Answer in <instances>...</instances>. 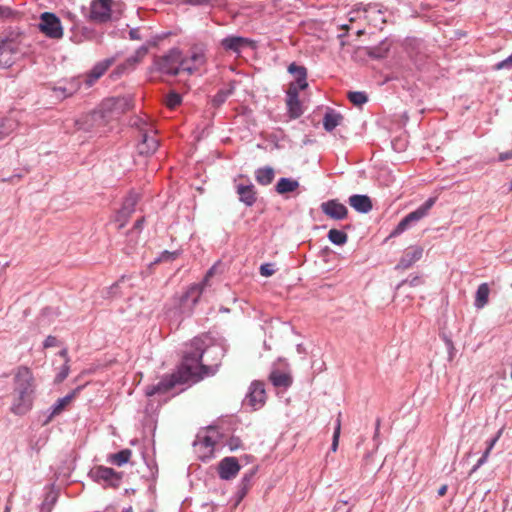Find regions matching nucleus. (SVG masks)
<instances>
[{"mask_svg":"<svg viewBox=\"0 0 512 512\" xmlns=\"http://www.w3.org/2000/svg\"><path fill=\"white\" fill-rule=\"evenodd\" d=\"M202 354L187 356L176 373L164 376L158 383L148 385L145 395L152 397L168 393L176 384L185 383L199 375V370L205 368L201 364Z\"/></svg>","mask_w":512,"mask_h":512,"instance_id":"obj_1","label":"nucleus"},{"mask_svg":"<svg viewBox=\"0 0 512 512\" xmlns=\"http://www.w3.org/2000/svg\"><path fill=\"white\" fill-rule=\"evenodd\" d=\"M35 379L32 371L26 366L17 368L14 375L13 403L11 410L18 415L27 413L33 404Z\"/></svg>","mask_w":512,"mask_h":512,"instance_id":"obj_2","label":"nucleus"},{"mask_svg":"<svg viewBox=\"0 0 512 512\" xmlns=\"http://www.w3.org/2000/svg\"><path fill=\"white\" fill-rule=\"evenodd\" d=\"M154 66L161 73L176 76L182 72V53L174 48L167 54L155 57Z\"/></svg>","mask_w":512,"mask_h":512,"instance_id":"obj_3","label":"nucleus"},{"mask_svg":"<svg viewBox=\"0 0 512 512\" xmlns=\"http://www.w3.org/2000/svg\"><path fill=\"white\" fill-rule=\"evenodd\" d=\"M435 198H429L424 204L418 207L415 211L410 212L406 215L391 232L390 237H396L402 234L409 228L412 223L420 221L422 218L428 215L430 209L435 204Z\"/></svg>","mask_w":512,"mask_h":512,"instance_id":"obj_4","label":"nucleus"},{"mask_svg":"<svg viewBox=\"0 0 512 512\" xmlns=\"http://www.w3.org/2000/svg\"><path fill=\"white\" fill-rule=\"evenodd\" d=\"M38 28L41 33L51 39H61L64 34L60 19L51 12L40 15Z\"/></svg>","mask_w":512,"mask_h":512,"instance_id":"obj_5","label":"nucleus"},{"mask_svg":"<svg viewBox=\"0 0 512 512\" xmlns=\"http://www.w3.org/2000/svg\"><path fill=\"white\" fill-rule=\"evenodd\" d=\"M131 106V99L127 97H115L105 99L101 103L100 109L107 115V118L111 122L130 110Z\"/></svg>","mask_w":512,"mask_h":512,"instance_id":"obj_6","label":"nucleus"},{"mask_svg":"<svg viewBox=\"0 0 512 512\" xmlns=\"http://www.w3.org/2000/svg\"><path fill=\"white\" fill-rule=\"evenodd\" d=\"M206 64L205 49L202 46H193L187 57L182 56V72L193 74Z\"/></svg>","mask_w":512,"mask_h":512,"instance_id":"obj_7","label":"nucleus"},{"mask_svg":"<svg viewBox=\"0 0 512 512\" xmlns=\"http://www.w3.org/2000/svg\"><path fill=\"white\" fill-rule=\"evenodd\" d=\"M288 71L296 76V80L289 84L287 97L299 96V91L308 87L307 70L304 66H298L295 63H291L288 67Z\"/></svg>","mask_w":512,"mask_h":512,"instance_id":"obj_8","label":"nucleus"},{"mask_svg":"<svg viewBox=\"0 0 512 512\" xmlns=\"http://www.w3.org/2000/svg\"><path fill=\"white\" fill-rule=\"evenodd\" d=\"M141 141L137 145L139 154L151 155L158 146L159 140L156 136V131L151 126L145 125V128L140 129Z\"/></svg>","mask_w":512,"mask_h":512,"instance_id":"obj_9","label":"nucleus"},{"mask_svg":"<svg viewBox=\"0 0 512 512\" xmlns=\"http://www.w3.org/2000/svg\"><path fill=\"white\" fill-rule=\"evenodd\" d=\"M112 0H94L90 5V20L104 23L111 19Z\"/></svg>","mask_w":512,"mask_h":512,"instance_id":"obj_10","label":"nucleus"},{"mask_svg":"<svg viewBox=\"0 0 512 512\" xmlns=\"http://www.w3.org/2000/svg\"><path fill=\"white\" fill-rule=\"evenodd\" d=\"M214 273H215V266L211 267L207 271V273L201 283L192 284L191 286H189V288L187 289V291L185 292V294L182 297V301H186V300L190 299L192 301V305L195 306L198 303L205 288L211 286L210 279L212 278Z\"/></svg>","mask_w":512,"mask_h":512,"instance_id":"obj_11","label":"nucleus"},{"mask_svg":"<svg viewBox=\"0 0 512 512\" xmlns=\"http://www.w3.org/2000/svg\"><path fill=\"white\" fill-rule=\"evenodd\" d=\"M19 53V45L15 40L7 39L0 43V67L8 68L14 61L15 56Z\"/></svg>","mask_w":512,"mask_h":512,"instance_id":"obj_12","label":"nucleus"},{"mask_svg":"<svg viewBox=\"0 0 512 512\" xmlns=\"http://www.w3.org/2000/svg\"><path fill=\"white\" fill-rule=\"evenodd\" d=\"M246 401L254 410L261 408L265 404L266 391L263 382L254 381L251 383Z\"/></svg>","mask_w":512,"mask_h":512,"instance_id":"obj_13","label":"nucleus"},{"mask_svg":"<svg viewBox=\"0 0 512 512\" xmlns=\"http://www.w3.org/2000/svg\"><path fill=\"white\" fill-rule=\"evenodd\" d=\"M241 466L235 457H225L218 464V475L222 480H231L234 479L239 471Z\"/></svg>","mask_w":512,"mask_h":512,"instance_id":"obj_14","label":"nucleus"},{"mask_svg":"<svg viewBox=\"0 0 512 512\" xmlns=\"http://www.w3.org/2000/svg\"><path fill=\"white\" fill-rule=\"evenodd\" d=\"M138 196L133 194L129 195L123 202L121 209L118 211L115 221L118 223V229H122L130 216L134 213Z\"/></svg>","mask_w":512,"mask_h":512,"instance_id":"obj_15","label":"nucleus"},{"mask_svg":"<svg viewBox=\"0 0 512 512\" xmlns=\"http://www.w3.org/2000/svg\"><path fill=\"white\" fill-rule=\"evenodd\" d=\"M322 212L335 220H342L347 217L348 210L345 205L333 199L321 204Z\"/></svg>","mask_w":512,"mask_h":512,"instance_id":"obj_16","label":"nucleus"},{"mask_svg":"<svg viewBox=\"0 0 512 512\" xmlns=\"http://www.w3.org/2000/svg\"><path fill=\"white\" fill-rule=\"evenodd\" d=\"M236 192L241 202L247 206H252L257 200V192L252 183L248 180L246 183H237Z\"/></svg>","mask_w":512,"mask_h":512,"instance_id":"obj_17","label":"nucleus"},{"mask_svg":"<svg viewBox=\"0 0 512 512\" xmlns=\"http://www.w3.org/2000/svg\"><path fill=\"white\" fill-rule=\"evenodd\" d=\"M97 480L108 482L111 486L117 488L121 480V473L116 472L113 468L98 466L94 470Z\"/></svg>","mask_w":512,"mask_h":512,"instance_id":"obj_18","label":"nucleus"},{"mask_svg":"<svg viewBox=\"0 0 512 512\" xmlns=\"http://www.w3.org/2000/svg\"><path fill=\"white\" fill-rule=\"evenodd\" d=\"M194 447L200 459L208 460L214 455L215 441L209 436H204L197 439Z\"/></svg>","mask_w":512,"mask_h":512,"instance_id":"obj_19","label":"nucleus"},{"mask_svg":"<svg viewBox=\"0 0 512 512\" xmlns=\"http://www.w3.org/2000/svg\"><path fill=\"white\" fill-rule=\"evenodd\" d=\"M84 119L87 125V127L84 128L85 130L100 129L110 123L107 115L100 108L87 114Z\"/></svg>","mask_w":512,"mask_h":512,"instance_id":"obj_20","label":"nucleus"},{"mask_svg":"<svg viewBox=\"0 0 512 512\" xmlns=\"http://www.w3.org/2000/svg\"><path fill=\"white\" fill-rule=\"evenodd\" d=\"M78 89L79 83L76 81L59 82L57 85L51 86L55 97L60 100L72 96Z\"/></svg>","mask_w":512,"mask_h":512,"instance_id":"obj_21","label":"nucleus"},{"mask_svg":"<svg viewBox=\"0 0 512 512\" xmlns=\"http://www.w3.org/2000/svg\"><path fill=\"white\" fill-rule=\"evenodd\" d=\"M250 43L249 39L240 36L226 37L221 41V45L225 50L235 53H239L243 47L248 46Z\"/></svg>","mask_w":512,"mask_h":512,"instance_id":"obj_22","label":"nucleus"},{"mask_svg":"<svg viewBox=\"0 0 512 512\" xmlns=\"http://www.w3.org/2000/svg\"><path fill=\"white\" fill-rule=\"evenodd\" d=\"M389 50H390V44L387 40H385V41H382L379 45H377L375 47L359 48L358 52L368 55L374 59H382V58L386 57Z\"/></svg>","mask_w":512,"mask_h":512,"instance_id":"obj_23","label":"nucleus"},{"mask_svg":"<svg viewBox=\"0 0 512 512\" xmlns=\"http://www.w3.org/2000/svg\"><path fill=\"white\" fill-rule=\"evenodd\" d=\"M19 126V121L13 113L2 119L0 122V141L13 133Z\"/></svg>","mask_w":512,"mask_h":512,"instance_id":"obj_24","label":"nucleus"},{"mask_svg":"<svg viewBox=\"0 0 512 512\" xmlns=\"http://www.w3.org/2000/svg\"><path fill=\"white\" fill-rule=\"evenodd\" d=\"M349 204L352 208L361 213H368L372 209V202L366 195L350 196Z\"/></svg>","mask_w":512,"mask_h":512,"instance_id":"obj_25","label":"nucleus"},{"mask_svg":"<svg viewBox=\"0 0 512 512\" xmlns=\"http://www.w3.org/2000/svg\"><path fill=\"white\" fill-rule=\"evenodd\" d=\"M269 380L275 387L287 388L292 384V377L290 374L274 370L270 373Z\"/></svg>","mask_w":512,"mask_h":512,"instance_id":"obj_26","label":"nucleus"},{"mask_svg":"<svg viewBox=\"0 0 512 512\" xmlns=\"http://www.w3.org/2000/svg\"><path fill=\"white\" fill-rule=\"evenodd\" d=\"M286 106L291 119H297L303 114V106L299 100V96L286 97Z\"/></svg>","mask_w":512,"mask_h":512,"instance_id":"obj_27","label":"nucleus"},{"mask_svg":"<svg viewBox=\"0 0 512 512\" xmlns=\"http://www.w3.org/2000/svg\"><path fill=\"white\" fill-rule=\"evenodd\" d=\"M132 451L130 449H123L117 453L110 454L107 461L116 466H123L128 463L131 459Z\"/></svg>","mask_w":512,"mask_h":512,"instance_id":"obj_28","label":"nucleus"},{"mask_svg":"<svg viewBox=\"0 0 512 512\" xmlns=\"http://www.w3.org/2000/svg\"><path fill=\"white\" fill-rule=\"evenodd\" d=\"M343 121V116L335 111H329L325 114L323 119V126L325 130L332 131Z\"/></svg>","mask_w":512,"mask_h":512,"instance_id":"obj_29","label":"nucleus"},{"mask_svg":"<svg viewBox=\"0 0 512 512\" xmlns=\"http://www.w3.org/2000/svg\"><path fill=\"white\" fill-rule=\"evenodd\" d=\"M299 187V182L290 178H280L275 189L279 194L293 192Z\"/></svg>","mask_w":512,"mask_h":512,"instance_id":"obj_30","label":"nucleus"},{"mask_svg":"<svg viewBox=\"0 0 512 512\" xmlns=\"http://www.w3.org/2000/svg\"><path fill=\"white\" fill-rule=\"evenodd\" d=\"M489 293L490 289L487 283L479 285L475 297V306L477 308H483L488 303Z\"/></svg>","mask_w":512,"mask_h":512,"instance_id":"obj_31","label":"nucleus"},{"mask_svg":"<svg viewBox=\"0 0 512 512\" xmlns=\"http://www.w3.org/2000/svg\"><path fill=\"white\" fill-rule=\"evenodd\" d=\"M234 89L235 88L232 83H229L225 88L220 89L213 97L212 104L217 107L222 105L227 100V98L233 94Z\"/></svg>","mask_w":512,"mask_h":512,"instance_id":"obj_32","label":"nucleus"},{"mask_svg":"<svg viewBox=\"0 0 512 512\" xmlns=\"http://www.w3.org/2000/svg\"><path fill=\"white\" fill-rule=\"evenodd\" d=\"M256 180L261 185H268L274 179V170L270 167L260 168L255 172Z\"/></svg>","mask_w":512,"mask_h":512,"instance_id":"obj_33","label":"nucleus"},{"mask_svg":"<svg viewBox=\"0 0 512 512\" xmlns=\"http://www.w3.org/2000/svg\"><path fill=\"white\" fill-rule=\"evenodd\" d=\"M423 250L420 247L413 249L410 252H407L405 257H403L400 261V265L403 268H409L413 263L418 261L422 257Z\"/></svg>","mask_w":512,"mask_h":512,"instance_id":"obj_34","label":"nucleus"},{"mask_svg":"<svg viewBox=\"0 0 512 512\" xmlns=\"http://www.w3.org/2000/svg\"><path fill=\"white\" fill-rule=\"evenodd\" d=\"M111 64L112 60L107 59L95 65V67L91 70L90 74L88 75V77L90 78V83L92 81L99 79L107 71Z\"/></svg>","mask_w":512,"mask_h":512,"instance_id":"obj_35","label":"nucleus"},{"mask_svg":"<svg viewBox=\"0 0 512 512\" xmlns=\"http://www.w3.org/2000/svg\"><path fill=\"white\" fill-rule=\"evenodd\" d=\"M147 54L148 47L141 46L139 49L136 50L134 55H132L125 61V66L134 67L135 65L140 63Z\"/></svg>","mask_w":512,"mask_h":512,"instance_id":"obj_36","label":"nucleus"},{"mask_svg":"<svg viewBox=\"0 0 512 512\" xmlns=\"http://www.w3.org/2000/svg\"><path fill=\"white\" fill-rule=\"evenodd\" d=\"M328 239L336 245H344L348 240V235L338 229H331L328 232Z\"/></svg>","mask_w":512,"mask_h":512,"instance_id":"obj_37","label":"nucleus"},{"mask_svg":"<svg viewBox=\"0 0 512 512\" xmlns=\"http://www.w3.org/2000/svg\"><path fill=\"white\" fill-rule=\"evenodd\" d=\"M348 99L353 105L361 107L363 104L367 102L368 97L364 92L355 91L348 93Z\"/></svg>","mask_w":512,"mask_h":512,"instance_id":"obj_38","label":"nucleus"},{"mask_svg":"<svg viewBox=\"0 0 512 512\" xmlns=\"http://www.w3.org/2000/svg\"><path fill=\"white\" fill-rule=\"evenodd\" d=\"M341 416H342L341 413H339L337 416V419H336L335 429H334V433H333V440H332V444H331V450L333 452L337 451L338 444H339V437H340V433H341Z\"/></svg>","mask_w":512,"mask_h":512,"instance_id":"obj_39","label":"nucleus"},{"mask_svg":"<svg viewBox=\"0 0 512 512\" xmlns=\"http://www.w3.org/2000/svg\"><path fill=\"white\" fill-rule=\"evenodd\" d=\"M72 398L73 395H67L63 398L58 399V401L53 407L52 415H58L59 413H61L64 410V408L71 402Z\"/></svg>","mask_w":512,"mask_h":512,"instance_id":"obj_40","label":"nucleus"},{"mask_svg":"<svg viewBox=\"0 0 512 512\" xmlns=\"http://www.w3.org/2000/svg\"><path fill=\"white\" fill-rule=\"evenodd\" d=\"M497 441H498V438H493L487 442V448H486L485 452L483 453L482 457L478 460L477 465L475 466L474 470H476L477 468L482 466L487 461V459L490 455V452L493 449V447L495 446V444L497 443Z\"/></svg>","mask_w":512,"mask_h":512,"instance_id":"obj_41","label":"nucleus"},{"mask_svg":"<svg viewBox=\"0 0 512 512\" xmlns=\"http://www.w3.org/2000/svg\"><path fill=\"white\" fill-rule=\"evenodd\" d=\"M165 103L168 108L174 109L181 103V96L175 92H171L167 95Z\"/></svg>","mask_w":512,"mask_h":512,"instance_id":"obj_42","label":"nucleus"},{"mask_svg":"<svg viewBox=\"0 0 512 512\" xmlns=\"http://www.w3.org/2000/svg\"><path fill=\"white\" fill-rule=\"evenodd\" d=\"M226 445L230 449V451H235L242 448V441L239 437L232 436L227 440Z\"/></svg>","mask_w":512,"mask_h":512,"instance_id":"obj_43","label":"nucleus"},{"mask_svg":"<svg viewBox=\"0 0 512 512\" xmlns=\"http://www.w3.org/2000/svg\"><path fill=\"white\" fill-rule=\"evenodd\" d=\"M275 273L273 264L265 263L260 266V274L264 277H270Z\"/></svg>","mask_w":512,"mask_h":512,"instance_id":"obj_44","label":"nucleus"},{"mask_svg":"<svg viewBox=\"0 0 512 512\" xmlns=\"http://www.w3.org/2000/svg\"><path fill=\"white\" fill-rule=\"evenodd\" d=\"M509 67H512V54L505 60L496 64L495 69L500 70V69L509 68Z\"/></svg>","mask_w":512,"mask_h":512,"instance_id":"obj_45","label":"nucleus"},{"mask_svg":"<svg viewBox=\"0 0 512 512\" xmlns=\"http://www.w3.org/2000/svg\"><path fill=\"white\" fill-rule=\"evenodd\" d=\"M69 374V366L65 364L59 374L56 376L57 382H62Z\"/></svg>","mask_w":512,"mask_h":512,"instance_id":"obj_46","label":"nucleus"},{"mask_svg":"<svg viewBox=\"0 0 512 512\" xmlns=\"http://www.w3.org/2000/svg\"><path fill=\"white\" fill-rule=\"evenodd\" d=\"M57 345V339L54 336H48L44 341V348L54 347Z\"/></svg>","mask_w":512,"mask_h":512,"instance_id":"obj_47","label":"nucleus"},{"mask_svg":"<svg viewBox=\"0 0 512 512\" xmlns=\"http://www.w3.org/2000/svg\"><path fill=\"white\" fill-rule=\"evenodd\" d=\"M511 158H512V150L499 154V160L500 161H506V160L511 159Z\"/></svg>","mask_w":512,"mask_h":512,"instance_id":"obj_48","label":"nucleus"},{"mask_svg":"<svg viewBox=\"0 0 512 512\" xmlns=\"http://www.w3.org/2000/svg\"><path fill=\"white\" fill-rule=\"evenodd\" d=\"M185 1L191 5H204V4H208L211 0H185Z\"/></svg>","mask_w":512,"mask_h":512,"instance_id":"obj_49","label":"nucleus"},{"mask_svg":"<svg viewBox=\"0 0 512 512\" xmlns=\"http://www.w3.org/2000/svg\"><path fill=\"white\" fill-rule=\"evenodd\" d=\"M447 489H448V487H447V485H446V484H445V485H442V486L438 489V495H439L440 497L445 496V494L447 493Z\"/></svg>","mask_w":512,"mask_h":512,"instance_id":"obj_50","label":"nucleus"},{"mask_svg":"<svg viewBox=\"0 0 512 512\" xmlns=\"http://www.w3.org/2000/svg\"><path fill=\"white\" fill-rule=\"evenodd\" d=\"M421 283V279L419 277H414L411 281H410V285L412 286H415V285H418Z\"/></svg>","mask_w":512,"mask_h":512,"instance_id":"obj_51","label":"nucleus"},{"mask_svg":"<svg viewBox=\"0 0 512 512\" xmlns=\"http://www.w3.org/2000/svg\"><path fill=\"white\" fill-rule=\"evenodd\" d=\"M60 356L66 359V363L68 362L67 350L63 349L60 351Z\"/></svg>","mask_w":512,"mask_h":512,"instance_id":"obj_52","label":"nucleus"},{"mask_svg":"<svg viewBox=\"0 0 512 512\" xmlns=\"http://www.w3.org/2000/svg\"><path fill=\"white\" fill-rule=\"evenodd\" d=\"M143 220H144L143 218H142V219L137 220V221H136V223H135V225H134V227H135L136 229H139V228L141 227L142 223H143Z\"/></svg>","mask_w":512,"mask_h":512,"instance_id":"obj_53","label":"nucleus"},{"mask_svg":"<svg viewBox=\"0 0 512 512\" xmlns=\"http://www.w3.org/2000/svg\"><path fill=\"white\" fill-rule=\"evenodd\" d=\"M130 36H131V38H132V39H138L137 31L132 30V31L130 32Z\"/></svg>","mask_w":512,"mask_h":512,"instance_id":"obj_54","label":"nucleus"},{"mask_svg":"<svg viewBox=\"0 0 512 512\" xmlns=\"http://www.w3.org/2000/svg\"><path fill=\"white\" fill-rule=\"evenodd\" d=\"M503 430H504V429H503V428H501V429L497 432V434H496V436H495L494 438H498V439H499V438L501 437L502 433H503Z\"/></svg>","mask_w":512,"mask_h":512,"instance_id":"obj_55","label":"nucleus"},{"mask_svg":"<svg viewBox=\"0 0 512 512\" xmlns=\"http://www.w3.org/2000/svg\"><path fill=\"white\" fill-rule=\"evenodd\" d=\"M20 178H21V176H20V175H17V176H13V177H11L10 179H8V181L13 182V181H14V179L19 180Z\"/></svg>","mask_w":512,"mask_h":512,"instance_id":"obj_56","label":"nucleus"},{"mask_svg":"<svg viewBox=\"0 0 512 512\" xmlns=\"http://www.w3.org/2000/svg\"><path fill=\"white\" fill-rule=\"evenodd\" d=\"M123 512H133V510L131 507H129V508L125 509Z\"/></svg>","mask_w":512,"mask_h":512,"instance_id":"obj_57","label":"nucleus"},{"mask_svg":"<svg viewBox=\"0 0 512 512\" xmlns=\"http://www.w3.org/2000/svg\"><path fill=\"white\" fill-rule=\"evenodd\" d=\"M246 481H247V482L249 481V477H248V476H245V477L243 478V482H246Z\"/></svg>","mask_w":512,"mask_h":512,"instance_id":"obj_58","label":"nucleus"},{"mask_svg":"<svg viewBox=\"0 0 512 512\" xmlns=\"http://www.w3.org/2000/svg\"><path fill=\"white\" fill-rule=\"evenodd\" d=\"M362 34H363V30H359V31L357 32V35H358V36H360V35H362Z\"/></svg>","mask_w":512,"mask_h":512,"instance_id":"obj_59","label":"nucleus"},{"mask_svg":"<svg viewBox=\"0 0 512 512\" xmlns=\"http://www.w3.org/2000/svg\"><path fill=\"white\" fill-rule=\"evenodd\" d=\"M510 190L512 191V182H511V188H510Z\"/></svg>","mask_w":512,"mask_h":512,"instance_id":"obj_60","label":"nucleus"}]
</instances>
